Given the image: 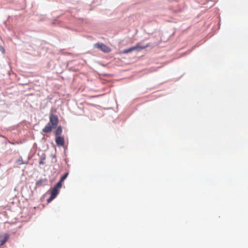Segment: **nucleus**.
<instances>
[{
    "label": "nucleus",
    "mask_w": 248,
    "mask_h": 248,
    "mask_svg": "<svg viewBox=\"0 0 248 248\" xmlns=\"http://www.w3.org/2000/svg\"><path fill=\"white\" fill-rule=\"evenodd\" d=\"M62 133V128L61 126H59L57 127L56 131H55V135L57 136L60 135Z\"/></svg>",
    "instance_id": "nucleus-8"
},
{
    "label": "nucleus",
    "mask_w": 248,
    "mask_h": 248,
    "mask_svg": "<svg viewBox=\"0 0 248 248\" xmlns=\"http://www.w3.org/2000/svg\"><path fill=\"white\" fill-rule=\"evenodd\" d=\"M68 175V172H66V173L64 174V175H63V176L61 178V179H60V181H61V182H63L64 181V180L66 178V177H67Z\"/></svg>",
    "instance_id": "nucleus-10"
},
{
    "label": "nucleus",
    "mask_w": 248,
    "mask_h": 248,
    "mask_svg": "<svg viewBox=\"0 0 248 248\" xmlns=\"http://www.w3.org/2000/svg\"><path fill=\"white\" fill-rule=\"evenodd\" d=\"M49 123H50V124H51L53 127H56L58 124V118L57 116L54 115L53 114H50Z\"/></svg>",
    "instance_id": "nucleus-2"
},
{
    "label": "nucleus",
    "mask_w": 248,
    "mask_h": 248,
    "mask_svg": "<svg viewBox=\"0 0 248 248\" xmlns=\"http://www.w3.org/2000/svg\"><path fill=\"white\" fill-rule=\"evenodd\" d=\"M95 46L96 47L106 53L109 52L111 51L110 48L102 43H97L95 44Z\"/></svg>",
    "instance_id": "nucleus-3"
},
{
    "label": "nucleus",
    "mask_w": 248,
    "mask_h": 248,
    "mask_svg": "<svg viewBox=\"0 0 248 248\" xmlns=\"http://www.w3.org/2000/svg\"><path fill=\"white\" fill-rule=\"evenodd\" d=\"M44 164V162L43 161V160H41L39 162V164L40 165H43Z\"/></svg>",
    "instance_id": "nucleus-12"
},
{
    "label": "nucleus",
    "mask_w": 248,
    "mask_h": 248,
    "mask_svg": "<svg viewBox=\"0 0 248 248\" xmlns=\"http://www.w3.org/2000/svg\"><path fill=\"white\" fill-rule=\"evenodd\" d=\"M149 46V44H148L146 45H144V46H142L141 45V43H137L135 46H132L129 48L125 49L124 50H123L121 53H123V54H125V53H128L131 52L134 50L140 51V50L144 49L148 47Z\"/></svg>",
    "instance_id": "nucleus-1"
},
{
    "label": "nucleus",
    "mask_w": 248,
    "mask_h": 248,
    "mask_svg": "<svg viewBox=\"0 0 248 248\" xmlns=\"http://www.w3.org/2000/svg\"><path fill=\"white\" fill-rule=\"evenodd\" d=\"M56 142L58 146H63L64 143V139L60 136H58L56 139Z\"/></svg>",
    "instance_id": "nucleus-5"
},
{
    "label": "nucleus",
    "mask_w": 248,
    "mask_h": 248,
    "mask_svg": "<svg viewBox=\"0 0 248 248\" xmlns=\"http://www.w3.org/2000/svg\"><path fill=\"white\" fill-rule=\"evenodd\" d=\"M59 189H57L53 187L50 191V197L47 200V202H49L53 199H54L58 195V194L59 193Z\"/></svg>",
    "instance_id": "nucleus-4"
},
{
    "label": "nucleus",
    "mask_w": 248,
    "mask_h": 248,
    "mask_svg": "<svg viewBox=\"0 0 248 248\" xmlns=\"http://www.w3.org/2000/svg\"><path fill=\"white\" fill-rule=\"evenodd\" d=\"M52 126L50 124V123H48L45 126L44 128L42 130V131L44 133H49L52 131Z\"/></svg>",
    "instance_id": "nucleus-6"
},
{
    "label": "nucleus",
    "mask_w": 248,
    "mask_h": 248,
    "mask_svg": "<svg viewBox=\"0 0 248 248\" xmlns=\"http://www.w3.org/2000/svg\"><path fill=\"white\" fill-rule=\"evenodd\" d=\"M44 181V180H40L38 181L36 183V185L38 186H40L42 185V183Z\"/></svg>",
    "instance_id": "nucleus-11"
},
{
    "label": "nucleus",
    "mask_w": 248,
    "mask_h": 248,
    "mask_svg": "<svg viewBox=\"0 0 248 248\" xmlns=\"http://www.w3.org/2000/svg\"><path fill=\"white\" fill-rule=\"evenodd\" d=\"M8 238V235L7 234L5 235L4 236L0 235V246L3 245L7 241Z\"/></svg>",
    "instance_id": "nucleus-7"
},
{
    "label": "nucleus",
    "mask_w": 248,
    "mask_h": 248,
    "mask_svg": "<svg viewBox=\"0 0 248 248\" xmlns=\"http://www.w3.org/2000/svg\"><path fill=\"white\" fill-rule=\"evenodd\" d=\"M62 182H61V181L60 180V181L57 183L55 186H54V188L58 189L59 188H61L62 186Z\"/></svg>",
    "instance_id": "nucleus-9"
}]
</instances>
